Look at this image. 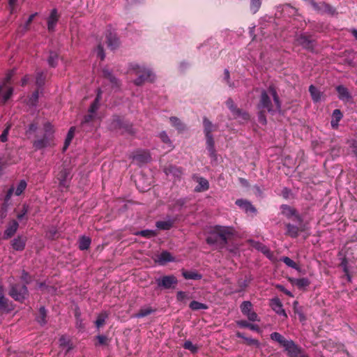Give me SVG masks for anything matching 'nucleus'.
Returning <instances> with one entry per match:
<instances>
[{
	"instance_id": "obj_1",
	"label": "nucleus",
	"mask_w": 357,
	"mask_h": 357,
	"mask_svg": "<svg viewBox=\"0 0 357 357\" xmlns=\"http://www.w3.org/2000/svg\"><path fill=\"white\" fill-rule=\"evenodd\" d=\"M234 234L235 229L231 227L215 225L211 229L206 241L210 245H217L220 249H222L233 238Z\"/></svg>"
},
{
	"instance_id": "obj_2",
	"label": "nucleus",
	"mask_w": 357,
	"mask_h": 357,
	"mask_svg": "<svg viewBox=\"0 0 357 357\" xmlns=\"http://www.w3.org/2000/svg\"><path fill=\"white\" fill-rule=\"evenodd\" d=\"M258 108L272 114L277 110H280L281 102L274 85H270L267 91L265 90L261 91Z\"/></svg>"
},
{
	"instance_id": "obj_3",
	"label": "nucleus",
	"mask_w": 357,
	"mask_h": 357,
	"mask_svg": "<svg viewBox=\"0 0 357 357\" xmlns=\"http://www.w3.org/2000/svg\"><path fill=\"white\" fill-rule=\"evenodd\" d=\"M271 339L279 343L287 352L289 357H307L304 351L291 340H287L280 333L273 332L271 334Z\"/></svg>"
},
{
	"instance_id": "obj_4",
	"label": "nucleus",
	"mask_w": 357,
	"mask_h": 357,
	"mask_svg": "<svg viewBox=\"0 0 357 357\" xmlns=\"http://www.w3.org/2000/svg\"><path fill=\"white\" fill-rule=\"evenodd\" d=\"M132 70L137 77L134 80L137 86H141L146 82H153L155 79V75L152 71L144 66L138 64H132Z\"/></svg>"
},
{
	"instance_id": "obj_5",
	"label": "nucleus",
	"mask_w": 357,
	"mask_h": 357,
	"mask_svg": "<svg viewBox=\"0 0 357 357\" xmlns=\"http://www.w3.org/2000/svg\"><path fill=\"white\" fill-rule=\"evenodd\" d=\"M54 130L52 126L50 123L44 125V134L42 138L36 139L33 145L36 149H42L47 146H50L53 143Z\"/></svg>"
},
{
	"instance_id": "obj_6",
	"label": "nucleus",
	"mask_w": 357,
	"mask_h": 357,
	"mask_svg": "<svg viewBox=\"0 0 357 357\" xmlns=\"http://www.w3.org/2000/svg\"><path fill=\"white\" fill-rule=\"evenodd\" d=\"M8 295L15 301L23 303L29 296V291L25 284L10 283Z\"/></svg>"
},
{
	"instance_id": "obj_7",
	"label": "nucleus",
	"mask_w": 357,
	"mask_h": 357,
	"mask_svg": "<svg viewBox=\"0 0 357 357\" xmlns=\"http://www.w3.org/2000/svg\"><path fill=\"white\" fill-rule=\"evenodd\" d=\"M309 4L319 14H328L329 15H334L336 14V9L324 1L317 3L314 0H312Z\"/></svg>"
},
{
	"instance_id": "obj_8",
	"label": "nucleus",
	"mask_w": 357,
	"mask_h": 357,
	"mask_svg": "<svg viewBox=\"0 0 357 357\" xmlns=\"http://www.w3.org/2000/svg\"><path fill=\"white\" fill-rule=\"evenodd\" d=\"M297 225H294L291 223L285 224L287 236H290L292 238H296L299 236L301 232H303L306 229V225L303 222V219L301 222H296Z\"/></svg>"
},
{
	"instance_id": "obj_9",
	"label": "nucleus",
	"mask_w": 357,
	"mask_h": 357,
	"mask_svg": "<svg viewBox=\"0 0 357 357\" xmlns=\"http://www.w3.org/2000/svg\"><path fill=\"white\" fill-rule=\"evenodd\" d=\"M70 172V168L63 167L56 175V178L59 181V185L62 190H68L69 187L71 179Z\"/></svg>"
},
{
	"instance_id": "obj_10",
	"label": "nucleus",
	"mask_w": 357,
	"mask_h": 357,
	"mask_svg": "<svg viewBox=\"0 0 357 357\" xmlns=\"http://www.w3.org/2000/svg\"><path fill=\"white\" fill-rule=\"evenodd\" d=\"M296 42L298 45L302 46L304 49L313 51L315 46V40L312 38L311 35L306 33H301L296 38Z\"/></svg>"
},
{
	"instance_id": "obj_11",
	"label": "nucleus",
	"mask_w": 357,
	"mask_h": 357,
	"mask_svg": "<svg viewBox=\"0 0 357 357\" xmlns=\"http://www.w3.org/2000/svg\"><path fill=\"white\" fill-rule=\"evenodd\" d=\"M281 210L282 213L287 218L291 219L296 222H301L302 221L303 218L294 208L287 204H282L281 206Z\"/></svg>"
},
{
	"instance_id": "obj_12",
	"label": "nucleus",
	"mask_w": 357,
	"mask_h": 357,
	"mask_svg": "<svg viewBox=\"0 0 357 357\" xmlns=\"http://www.w3.org/2000/svg\"><path fill=\"white\" fill-rule=\"evenodd\" d=\"M241 312L243 315L246 316L249 321H259L258 319L257 314L252 311V305L250 301H243L240 306Z\"/></svg>"
},
{
	"instance_id": "obj_13",
	"label": "nucleus",
	"mask_w": 357,
	"mask_h": 357,
	"mask_svg": "<svg viewBox=\"0 0 357 357\" xmlns=\"http://www.w3.org/2000/svg\"><path fill=\"white\" fill-rule=\"evenodd\" d=\"M225 104L235 117H241L243 120L250 119L249 114L238 108L231 98H228Z\"/></svg>"
},
{
	"instance_id": "obj_14",
	"label": "nucleus",
	"mask_w": 357,
	"mask_h": 357,
	"mask_svg": "<svg viewBox=\"0 0 357 357\" xmlns=\"http://www.w3.org/2000/svg\"><path fill=\"white\" fill-rule=\"evenodd\" d=\"M156 282L158 287H162L165 289H171L174 288V286L177 284L178 280L174 275H165L156 280Z\"/></svg>"
},
{
	"instance_id": "obj_15",
	"label": "nucleus",
	"mask_w": 357,
	"mask_h": 357,
	"mask_svg": "<svg viewBox=\"0 0 357 357\" xmlns=\"http://www.w3.org/2000/svg\"><path fill=\"white\" fill-rule=\"evenodd\" d=\"M151 158L149 152L144 150L137 151L132 156V159L139 165L148 163L151 161Z\"/></svg>"
},
{
	"instance_id": "obj_16",
	"label": "nucleus",
	"mask_w": 357,
	"mask_h": 357,
	"mask_svg": "<svg viewBox=\"0 0 357 357\" xmlns=\"http://www.w3.org/2000/svg\"><path fill=\"white\" fill-rule=\"evenodd\" d=\"M105 38L107 45L111 50H115L119 47L120 41L115 33L108 31Z\"/></svg>"
},
{
	"instance_id": "obj_17",
	"label": "nucleus",
	"mask_w": 357,
	"mask_h": 357,
	"mask_svg": "<svg viewBox=\"0 0 357 357\" xmlns=\"http://www.w3.org/2000/svg\"><path fill=\"white\" fill-rule=\"evenodd\" d=\"M193 179L198 183L195 188L196 192H201L208 190L209 183L207 179L197 175H194Z\"/></svg>"
},
{
	"instance_id": "obj_18",
	"label": "nucleus",
	"mask_w": 357,
	"mask_h": 357,
	"mask_svg": "<svg viewBox=\"0 0 357 357\" xmlns=\"http://www.w3.org/2000/svg\"><path fill=\"white\" fill-rule=\"evenodd\" d=\"M59 16L57 10L54 8L52 10L49 17L47 18V29L50 32H53L55 26L59 21Z\"/></svg>"
},
{
	"instance_id": "obj_19",
	"label": "nucleus",
	"mask_w": 357,
	"mask_h": 357,
	"mask_svg": "<svg viewBox=\"0 0 357 357\" xmlns=\"http://www.w3.org/2000/svg\"><path fill=\"white\" fill-rule=\"evenodd\" d=\"M235 203L247 213H255L257 211L256 208L252 206V204L246 199H237Z\"/></svg>"
},
{
	"instance_id": "obj_20",
	"label": "nucleus",
	"mask_w": 357,
	"mask_h": 357,
	"mask_svg": "<svg viewBox=\"0 0 357 357\" xmlns=\"http://www.w3.org/2000/svg\"><path fill=\"white\" fill-rule=\"evenodd\" d=\"M19 227V224L17 220H13L9 223L4 231L3 238L8 239L11 238L16 233L17 229Z\"/></svg>"
},
{
	"instance_id": "obj_21",
	"label": "nucleus",
	"mask_w": 357,
	"mask_h": 357,
	"mask_svg": "<svg viewBox=\"0 0 357 357\" xmlns=\"http://www.w3.org/2000/svg\"><path fill=\"white\" fill-rule=\"evenodd\" d=\"M336 91L338 93L339 99L344 102H349L352 98V96L348 91L347 88L342 85L337 86L336 87Z\"/></svg>"
},
{
	"instance_id": "obj_22",
	"label": "nucleus",
	"mask_w": 357,
	"mask_h": 357,
	"mask_svg": "<svg viewBox=\"0 0 357 357\" xmlns=\"http://www.w3.org/2000/svg\"><path fill=\"white\" fill-rule=\"evenodd\" d=\"M271 306L277 314L282 315L285 318L287 317V314L282 307V303L278 298H275L271 300Z\"/></svg>"
},
{
	"instance_id": "obj_23",
	"label": "nucleus",
	"mask_w": 357,
	"mask_h": 357,
	"mask_svg": "<svg viewBox=\"0 0 357 357\" xmlns=\"http://www.w3.org/2000/svg\"><path fill=\"white\" fill-rule=\"evenodd\" d=\"M288 281L294 286L297 287L298 289H302L308 287L310 284L309 279L306 278H289Z\"/></svg>"
},
{
	"instance_id": "obj_24",
	"label": "nucleus",
	"mask_w": 357,
	"mask_h": 357,
	"mask_svg": "<svg viewBox=\"0 0 357 357\" xmlns=\"http://www.w3.org/2000/svg\"><path fill=\"white\" fill-rule=\"evenodd\" d=\"M26 241L25 236H18L12 241L11 245L15 250L22 251L25 248Z\"/></svg>"
},
{
	"instance_id": "obj_25",
	"label": "nucleus",
	"mask_w": 357,
	"mask_h": 357,
	"mask_svg": "<svg viewBox=\"0 0 357 357\" xmlns=\"http://www.w3.org/2000/svg\"><path fill=\"white\" fill-rule=\"evenodd\" d=\"M156 312V309L151 306H144L139 309V310L132 317L135 318H143L147 317Z\"/></svg>"
},
{
	"instance_id": "obj_26",
	"label": "nucleus",
	"mask_w": 357,
	"mask_h": 357,
	"mask_svg": "<svg viewBox=\"0 0 357 357\" xmlns=\"http://www.w3.org/2000/svg\"><path fill=\"white\" fill-rule=\"evenodd\" d=\"M206 149L208 151L209 156L211 158H215L216 153L214 146V140L212 134L211 135H206Z\"/></svg>"
},
{
	"instance_id": "obj_27",
	"label": "nucleus",
	"mask_w": 357,
	"mask_h": 357,
	"mask_svg": "<svg viewBox=\"0 0 357 357\" xmlns=\"http://www.w3.org/2000/svg\"><path fill=\"white\" fill-rule=\"evenodd\" d=\"M182 275L185 280H199L202 278V275L197 271H188L185 269L181 270Z\"/></svg>"
},
{
	"instance_id": "obj_28",
	"label": "nucleus",
	"mask_w": 357,
	"mask_h": 357,
	"mask_svg": "<svg viewBox=\"0 0 357 357\" xmlns=\"http://www.w3.org/2000/svg\"><path fill=\"white\" fill-rule=\"evenodd\" d=\"M343 114L340 109H335L333 112L332 114V120L331 121V124L332 128H337L338 127L339 122L342 119Z\"/></svg>"
},
{
	"instance_id": "obj_29",
	"label": "nucleus",
	"mask_w": 357,
	"mask_h": 357,
	"mask_svg": "<svg viewBox=\"0 0 357 357\" xmlns=\"http://www.w3.org/2000/svg\"><path fill=\"white\" fill-rule=\"evenodd\" d=\"M293 310L294 314L298 315V319L301 322H304L306 321V317L303 310V307L302 306H299L297 301L294 302Z\"/></svg>"
},
{
	"instance_id": "obj_30",
	"label": "nucleus",
	"mask_w": 357,
	"mask_h": 357,
	"mask_svg": "<svg viewBox=\"0 0 357 357\" xmlns=\"http://www.w3.org/2000/svg\"><path fill=\"white\" fill-rule=\"evenodd\" d=\"M95 118L96 116L94 113H89L85 115L81 123L82 128L84 130H89V127H91V125L94 121Z\"/></svg>"
},
{
	"instance_id": "obj_31",
	"label": "nucleus",
	"mask_w": 357,
	"mask_h": 357,
	"mask_svg": "<svg viewBox=\"0 0 357 357\" xmlns=\"http://www.w3.org/2000/svg\"><path fill=\"white\" fill-rule=\"evenodd\" d=\"M278 8H280L283 13H287L289 16H294L298 13V10L288 3L281 5L278 6Z\"/></svg>"
},
{
	"instance_id": "obj_32",
	"label": "nucleus",
	"mask_w": 357,
	"mask_h": 357,
	"mask_svg": "<svg viewBox=\"0 0 357 357\" xmlns=\"http://www.w3.org/2000/svg\"><path fill=\"white\" fill-rule=\"evenodd\" d=\"M108 317H109V313L107 312L103 311V312H100L98 315L97 319L95 321L96 326L98 328L102 327L105 325L106 320L108 319Z\"/></svg>"
},
{
	"instance_id": "obj_33",
	"label": "nucleus",
	"mask_w": 357,
	"mask_h": 357,
	"mask_svg": "<svg viewBox=\"0 0 357 357\" xmlns=\"http://www.w3.org/2000/svg\"><path fill=\"white\" fill-rule=\"evenodd\" d=\"M36 319L41 326H43L47 323V310L44 306H41L39 308L38 314Z\"/></svg>"
},
{
	"instance_id": "obj_34",
	"label": "nucleus",
	"mask_w": 357,
	"mask_h": 357,
	"mask_svg": "<svg viewBox=\"0 0 357 357\" xmlns=\"http://www.w3.org/2000/svg\"><path fill=\"white\" fill-rule=\"evenodd\" d=\"M46 75L44 72L40 71L37 72L36 76V85L37 89H42L43 86L45 84Z\"/></svg>"
},
{
	"instance_id": "obj_35",
	"label": "nucleus",
	"mask_w": 357,
	"mask_h": 357,
	"mask_svg": "<svg viewBox=\"0 0 357 357\" xmlns=\"http://www.w3.org/2000/svg\"><path fill=\"white\" fill-rule=\"evenodd\" d=\"M174 223V220H173L157 221L155 223V226L158 229L160 230H169L173 227Z\"/></svg>"
},
{
	"instance_id": "obj_36",
	"label": "nucleus",
	"mask_w": 357,
	"mask_h": 357,
	"mask_svg": "<svg viewBox=\"0 0 357 357\" xmlns=\"http://www.w3.org/2000/svg\"><path fill=\"white\" fill-rule=\"evenodd\" d=\"M309 92L314 102H318L321 100V93L314 85H310L309 87Z\"/></svg>"
},
{
	"instance_id": "obj_37",
	"label": "nucleus",
	"mask_w": 357,
	"mask_h": 357,
	"mask_svg": "<svg viewBox=\"0 0 357 357\" xmlns=\"http://www.w3.org/2000/svg\"><path fill=\"white\" fill-rule=\"evenodd\" d=\"M9 300L4 296L3 294H0V314L8 312Z\"/></svg>"
},
{
	"instance_id": "obj_38",
	"label": "nucleus",
	"mask_w": 357,
	"mask_h": 357,
	"mask_svg": "<svg viewBox=\"0 0 357 357\" xmlns=\"http://www.w3.org/2000/svg\"><path fill=\"white\" fill-rule=\"evenodd\" d=\"M91 241L89 237L83 236L79 238V248L81 250H88L90 247Z\"/></svg>"
},
{
	"instance_id": "obj_39",
	"label": "nucleus",
	"mask_w": 357,
	"mask_h": 357,
	"mask_svg": "<svg viewBox=\"0 0 357 357\" xmlns=\"http://www.w3.org/2000/svg\"><path fill=\"white\" fill-rule=\"evenodd\" d=\"M172 125L175 127L179 132L185 130V126L181 121L176 116H172L169 119Z\"/></svg>"
},
{
	"instance_id": "obj_40",
	"label": "nucleus",
	"mask_w": 357,
	"mask_h": 357,
	"mask_svg": "<svg viewBox=\"0 0 357 357\" xmlns=\"http://www.w3.org/2000/svg\"><path fill=\"white\" fill-rule=\"evenodd\" d=\"M174 261V257L171 253L167 251H162L158 257V261L160 264H165Z\"/></svg>"
},
{
	"instance_id": "obj_41",
	"label": "nucleus",
	"mask_w": 357,
	"mask_h": 357,
	"mask_svg": "<svg viewBox=\"0 0 357 357\" xmlns=\"http://www.w3.org/2000/svg\"><path fill=\"white\" fill-rule=\"evenodd\" d=\"M237 325L241 328H248L252 331H259V327L258 325L252 324L245 320H240L236 322Z\"/></svg>"
},
{
	"instance_id": "obj_42",
	"label": "nucleus",
	"mask_w": 357,
	"mask_h": 357,
	"mask_svg": "<svg viewBox=\"0 0 357 357\" xmlns=\"http://www.w3.org/2000/svg\"><path fill=\"white\" fill-rule=\"evenodd\" d=\"M59 55L56 52L50 51L47 59V63L50 67L54 68L57 65Z\"/></svg>"
},
{
	"instance_id": "obj_43",
	"label": "nucleus",
	"mask_w": 357,
	"mask_h": 357,
	"mask_svg": "<svg viewBox=\"0 0 357 357\" xmlns=\"http://www.w3.org/2000/svg\"><path fill=\"white\" fill-rule=\"evenodd\" d=\"M203 124L204 128V134L206 135H211L213 131V125L206 117L203 119Z\"/></svg>"
},
{
	"instance_id": "obj_44",
	"label": "nucleus",
	"mask_w": 357,
	"mask_h": 357,
	"mask_svg": "<svg viewBox=\"0 0 357 357\" xmlns=\"http://www.w3.org/2000/svg\"><path fill=\"white\" fill-rule=\"evenodd\" d=\"M100 92L99 91L98 93L97 94L96 98L94 99V100L93 101V102L91 103V105H90L89 108V113H96V111L98 110V107H99V102H100Z\"/></svg>"
},
{
	"instance_id": "obj_45",
	"label": "nucleus",
	"mask_w": 357,
	"mask_h": 357,
	"mask_svg": "<svg viewBox=\"0 0 357 357\" xmlns=\"http://www.w3.org/2000/svg\"><path fill=\"white\" fill-rule=\"evenodd\" d=\"M261 6V0H250V10L251 13H257Z\"/></svg>"
},
{
	"instance_id": "obj_46",
	"label": "nucleus",
	"mask_w": 357,
	"mask_h": 357,
	"mask_svg": "<svg viewBox=\"0 0 357 357\" xmlns=\"http://www.w3.org/2000/svg\"><path fill=\"white\" fill-rule=\"evenodd\" d=\"M29 211V207L26 204H23L21 208V211L20 213L17 215V218L19 220H25L26 221L28 220V217L26 216V214L28 213Z\"/></svg>"
},
{
	"instance_id": "obj_47",
	"label": "nucleus",
	"mask_w": 357,
	"mask_h": 357,
	"mask_svg": "<svg viewBox=\"0 0 357 357\" xmlns=\"http://www.w3.org/2000/svg\"><path fill=\"white\" fill-rule=\"evenodd\" d=\"M189 307L192 310H206V309H208V305H206L204 303H199V302L196 301H192L190 303Z\"/></svg>"
},
{
	"instance_id": "obj_48",
	"label": "nucleus",
	"mask_w": 357,
	"mask_h": 357,
	"mask_svg": "<svg viewBox=\"0 0 357 357\" xmlns=\"http://www.w3.org/2000/svg\"><path fill=\"white\" fill-rule=\"evenodd\" d=\"M103 77L107 79L113 84L117 85L118 79L112 75V73L107 69L102 70Z\"/></svg>"
},
{
	"instance_id": "obj_49",
	"label": "nucleus",
	"mask_w": 357,
	"mask_h": 357,
	"mask_svg": "<svg viewBox=\"0 0 357 357\" xmlns=\"http://www.w3.org/2000/svg\"><path fill=\"white\" fill-rule=\"evenodd\" d=\"M137 236H141L145 238H151L157 235L156 232L153 230L144 229L139 231L135 234Z\"/></svg>"
},
{
	"instance_id": "obj_50",
	"label": "nucleus",
	"mask_w": 357,
	"mask_h": 357,
	"mask_svg": "<svg viewBox=\"0 0 357 357\" xmlns=\"http://www.w3.org/2000/svg\"><path fill=\"white\" fill-rule=\"evenodd\" d=\"M183 347L185 349L189 350L192 354H196L198 351V347L193 344L190 340L185 341Z\"/></svg>"
},
{
	"instance_id": "obj_51",
	"label": "nucleus",
	"mask_w": 357,
	"mask_h": 357,
	"mask_svg": "<svg viewBox=\"0 0 357 357\" xmlns=\"http://www.w3.org/2000/svg\"><path fill=\"white\" fill-rule=\"evenodd\" d=\"M26 185V182L24 180H21L14 190L15 195L20 196L25 190Z\"/></svg>"
},
{
	"instance_id": "obj_52",
	"label": "nucleus",
	"mask_w": 357,
	"mask_h": 357,
	"mask_svg": "<svg viewBox=\"0 0 357 357\" xmlns=\"http://www.w3.org/2000/svg\"><path fill=\"white\" fill-rule=\"evenodd\" d=\"M282 261L289 267H291L296 270H299L300 268L298 265L288 257H284L282 259Z\"/></svg>"
},
{
	"instance_id": "obj_53",
	"label": "nucleus",
	"mask_w": 357,
	"mask_h": 357,
	"mask_svg": "<svg viewBox=\"0 0 357 357\" xmlns=\"http://www.w3.org/2000/svg\"><path fill=\"white\" fill-rule=\"evenodd\" d=\"M40 91V89H36V90L32 93V95L31 96V97L29 98V105H31L32 106L36 105L38 100Z\"/></svg>"
},
{
	"instance_id": "obj_54",
	"label": "nucleus",
	"mask_w": 357,
	"mask_h": 357,
	"mask_svg": "<svg viewBox=\"0 0 357 357\" xmlns=\"http://www.w3.org/2000/svg\"><path fill=\"white\" fill-rule=\"evenodd\" d=\"M20 279L23 282L22 284H25L26 286L31 282V276L25 270L22 271Z\"/></svg>"
},
{
	"instance_id": "obj_55",
	"label": "nucleus",
	"mask_w": 357,
	"mask_h": 357,
	"mask_svg": "<svg viewBox=\"0 0 357 357\" xmlns=\"http://www.w3.org/2000/svg\"><path fill=\"white\" fill-rule=\"evenodd\" d=\"M96 340H98V343H96V346L107 345L109 342V339L106 335H97Z\"/></svg>"
},
{
	"instance_id": "obj_56",
	"label": "nucleus",
	"mask_w": 357,
	"mask_h": 357,
	"mask_svg": "<svg viewBox=\"0 0 357 357\" xmlns=\"http://www.w3.org/2000/svg\"><path fill=\"white\" fill-rule=\"evenodd\" d=\"M167 171L169 173L172 174L174 176L176 177H180L182 174L181 168L176 167V166H170Z\"/></svg>"
},
{
	"instance_id": "obj_57",
	"label": "nucleus",
	"mask_w": 357,
	"mask_h": 357,
	"mask_svg": "<svg viewBox=\"0 0 357 357\" xmlns=\"http://www.w3.org/2000/svg\"><path fill=\"white\" fill-rule=\"evenodd\" d=\"M258 249L263 253L269 259H271L272 257H273V253L271 252V251L270 250V249L264 245H262L261 244Z\"/></svg>"
},
{
	"instance_id": "obj_58",
	"label": "nucleus",
	"mask_w": 357,
	"mask_h": 357,
	"mask_svg": "<svg viewBox=\"0 0 357 357\" xmlns=\"http://www.w3.org/2000/svg\"><path fill=\"white\" fill-rule=\"evenodd\" d=\"M97 57L100 58L101 61H103L105 57L103 46L100 43L98 45L96 50Z\"/></svg>"
},
{
	"instance_id": "obj_59",
	"label": "nucleus",
	"mask_w": 357,
	"mask_h": 357,
	"mask_svg": "<svg viewBox=\"0 0 357 357\" xmlns=\"http://www.w3.org/2000/svg\"><path fill=\"white\" fill-rule=\"evenodd\" d=\"M11 126L10 124H8L6 128L2 132L1 135H0V140L2 142H6L8 140V135L9 133V130L10 129Z\"/></svg>"
},
{
	"instance_id": "obj_60",
	"label": "nucleus",
	"mask_w": 357,
	"mask_h": 357,
	"mask_svg": "<svg viewBox=\"0 0 357 357\" xmlns=\"http://www.w3.org/2000/svg\"><path fill=\"white\" fill-rule=\"evenodd\" d=\"M266 110L259 109V114H258V121L262 125L266 124V117L265 115Z\"/></svg>"
},
{
	"instance_id": "obj_61",
	"label": "nucleus",
	"mask_w": 357,
	"mask_h": 357,
	"mask_svg": "<svg viewBox=\"0 0 357 357\" xmlns=\"http://www.w3.org/2000/svg\"><path fill=\"white\" fill-rule=\"evenodd\" d=\"M229 79H230L229 72L227 69H225V72H224V80L227 82V84L229 85V87L234 88V82H231Z\"/></svg>"
},
{
	"instance_id": "obj_62",
	"label": "nucleus",
	"mask_w": 357,
	"mask_h": 357,
	"mask_svg": "<svg viewBox=\"0 0 357 357\" xmlns=\"http://www.w3.org/2000/svg\"><path fill=\"white\" fill-rule=\"evenodd\" d=\"M74 136L71 134H67L66 138L65 139L63 151H65L68 147L69 146L70 144L71 143L72 139H73Z\"/></svg>"
},
{
	"instance_id": "obj_63",
	"label": "nucleus",
	"mask_w": 357,
	"mask_h": 357,
	"mask_svg": "<svg viewBox=\"0 0 357 357\" xmlns=\"http://www.w3.org/2000/svg\"><path fill=\"white\" fill-rule=\"evenodd\" d=\"M160 138L165 144H170L171 143V141H170L167 134L165 131H162V132H160Z\"/></svg>"
},
{
	"instance_id": "obj_64",
	"label": "nucleus",
	"mask_w": 357,
	"mask_h": 357,
	"mask_svg": "<svg viewBox=\"0 0 357 357\" xmlns=\"http://www.w3.org/2000/svg\"><path fill=\"white\" fill-rule=\"evenodd\" d=\"M245 341L246 342L247 344L250 345V346L255 345V346L258 347L259 345V341L255 339L246 337V338H245Z\"/></svg>"
}]
</instances>
